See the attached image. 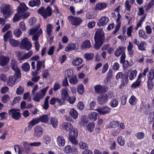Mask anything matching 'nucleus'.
<instances>
[{
    "instance_id": "obj_17",
    "label": "nucleus",
    "mask_w": 154,
    "mask_h": 154,
    "mask_svg": "<svg viewBox=\"0 0 154 154\" xmlns=\"http://www.w3.org/2000/svg\"><path fill=\"white\" fill-rule=\"evenodd\" d=\"M66 140L65 138L62 135H60L57 137L56 143L57 145L60 147L63 146L65 144Z\"/></svg>"
},
{
    "instance_id": "obj_39",
    "label": "nucleus",
    "mask_w": 154,
    "mask_h": 154,
    "mask_svg": "<svg viewBox=\"0 0 154 154\" xmlns=\"http://www.w3.org/2000/svg\"><path fill=\"white\" fill-rule=\"evenodd\" d=\"M48 116L47 115H44L40 116L39 118V121L44 123H47L49 119Z\"/></svg>"
},
{
    "instance_id": "obj_55",
    "label": "nucleus",
    "mask_w": 154,
    "mask_h": 154,
    "mask_svg": "<svg viewBox=\"0 0 154 154\" xmlns=\"http://www.w3.org/2000/svg\"><path fill=\"white\" fill-rule=\"evenodd\" d=\"M39 121V118L34 119L29 123V125H30L33 126L38 123Z\"/></svg>"
},
{
    "instance_id": "obj_18",
    "label": "nucleus",
    "mask_w": 154,
    "mask_h": 154,
    "mask_svg": "<svg viewBox=\"0 0 154 154\" xmlns=\"http://www.w3.org/2000/svg\"><path fill=\"white\" fill-rule=\"evenodd\" d=\"M9 57L4 55L0 56V66H4L6 65L9 61Z\"/></svg>"
},
{
    "instance_id": "obj_2",
    "label": "nucleus",
    "mask_w": 154,
    "mask_h": 154,
    "mask_svg": "<svg viewBox=\"0 0 154 154\" xmlns=\"http://www.w3.org/2000/svg\"><path fill=\"white\" fill-rule=\"evenodd\" d=\"M39 25H38L37 26L30 29L29 34L30 35H33L32 40L35 41V49L38 50L39 48V44L37 40L40 35L42 33V30L40 28Z\"/></svg>"
},
{
    "instance_id": "obj_27",
    "label": "nucleus",
    "mask_w": 154,
    "mask_h": 154,
    "mask_svg": "<svg viewBox=\"0 0 154 154\" xmlns=\"http://www.w3.org/2000/svg\"><path fill=\"white\" fill-rule=\"evenodd\" d=\"M98 114L96 112L90 113L88 116V118L92 121H95L97 119Z\"/></svg>"
},
{
    "instance_id": "obj_16",
    "label": "nucleus",
    "mask_w": 154,
    "mask_h": 154,
    "mask_svg": "<svg viewBox=\"0 0 154 154\" xmlns=\"http://www.w3.org/2000/svg\"><path fill=\"white\" fill-rule=\"evenodd\" d=\"M95 110L97 111L100 114L103 115L109 113L110 111V109L108 106L102 108H98Z\"/></svg>"
},
{
    "instance_id": "obj_60",
    "label": "nucleus",
    "mask_w": 154,
    "mask_h": 154,
    "mask_svg": "<svg viewBox=\"0 0 154 154\" xmlns=\"http://www.w3.org/2000/svg\"><path fill=\"white\" fill-rule=\"evenodd\" d=\"M137 73V71L136 70H134L132 71L131 72L129 76L130 79L131 80L133 79L136 77Z\"/></svg>"
},
{
    "instance_id": "obj_28",
    "label": "nucleus",
    "mask_w": 154,
    "mask_h": 154,
    "mask_svg": "<svg viewBox=\"0 0 154 154\" xmlns=\"http://www.w3.org/2000/svg\"><path fill=\"white\" fill-rule=\"evenodd\" d=\"M74 75L73 70L72 69H67L64 72V75L66 78H70Z\"/></svg>"
},
{
    "instance_id": "obj_20",
    "label": "nucleus",
    "mask_w": 154,
    "mask_h": 154,
    "mask_svg": "<svg viewBox=\"0 0 154 154\" xmlns=\"http://www.w3.org/2000/svg\"><path fill=\"white\" fill-rule=\"evenodd\" d=\"M108 18L105 16L103 17L98 20L97 24L98 26H103L106 24L108 22Z\"/></svg>"
},
{
    "instance_id": "obj_63",
    "label": "nucleus",
    "mask_w": 154,
    "mask_h": 154,
    "mask_svg": "<svg viewBox=\"0 0 154 154\" xmlns=\"http://www.w3.org/2000/svg\"><path fill=\"white\" fill-rule=\"evenodd\" d=\"M112 72L111 70L110 69L109 70L108 72L107 76L106 79V81L107 82H109L111 79L112 76Z\"/></svg>"
},
{
    "instance_id": "obj_24",
    "label": "nucleus",
    "mask_w": 154,
    "mask_h": 154,
    "mask_svg": "<svg viewBox=\"0 0 154 154\" xmlns=\"http://www.w3.org/2000/svg\"><path fill=\"white\" fill-rule=\"evenodd\" d=\"M45 62L44 61H38V62L36 65V72L34 73L32 72L33 75H35L37 74V72L40 70L41 68H45Z\"/></svg>"
},
{
    "instance_id": "obj_56",
    "label": "nucleus",
    "mask_w": 154,
    "mask_h": 154,
    "mask_svg": "<svg viewBox=\"0 0 154 154\" xmlns=\"http://www.w3.org/2000/svg\"><path fill=\"white\" fill-rule=\"evenodd\" d=\"M10 99V98L8 95H5L2 97V101L3 103H6Z\"/></svg>"
},
{
    "instance_id": "obj_32",
    "label": "nucleus",
    "mask_w": 154,
    "mask_h": 154,
    "mask_svg": "<svg viewBox=\"0 0 154 154\" xmlns=\"http://www.w3.org/2000/svg\"><path fill=\"white\" fill-rule=\"evenodd\" d=\"M40 4V0H34L33 1H30L29 2V5L32 7L35 6H39Z\"/></svg>"
},
{
    "instance_id": "obj_12",
    "label": "nucleus",
    "mask_w": 154,
    "mask_h": 154,
    "mask_svg": "<svg viewBox=\"0 0 154 154\" xmlns=\"http://www.w3.org/2000/svg\"><path fill=\"white\" fill-rule=\"evenodd\" d=\"M21 45L22 48L27 50H29L32 47L31 43L26 38H25L22 40Z\"/></svg>"
},
{
    "instance_id": "obj_44",
    "label": "nucleus",
    "mask_w": 154,
    "mask_h": 154,
    "mask_svg": "<svg viewBox=\"0 0 154 154\" xmlns=\"http://www.w3.org/2000/svg\"><path fill=\"white\" fill-rule=\"evenodd\" d=\"M135 136L138 140H141L145 137V134L143 132H138L135 134Z\"/></svg>"
},
{
    "instance_id": "obj_5",
    "label": "nucleus",
    "mask_w": 154,
    "mask_h": 154,
    "mask_svg": "<svg viewBox=\"0 0 154 154\" xmlns=\"http://www.w3.org/2000/svg\"><path fill=\"white\" fill-rule=\"evenodd\" d=\"M38 11L45 19L48 17L50 16L52 14L51 9L49 6L47 7L46 9L43 7H41L38 10Z\"/></svg>"
},
{
    "instance_id": "obj_59",
    "label": "nucleus",
    "mask_w": 154,
    "mask_h": 154,
    "mask_svg": "<svg viewBox=\"0 0 154 154\" xmlns=\"http://www.w3.org/2000/svg\"><path fill=\"white\" fill-rule=\"evenodd\" d=\"M122 78L123 79L122 81V85L124 86L128 82V76L127 75H124Z\"/></svg>"
},
{
    "instance_id": "obj_7",
    "label": "nucleus",
    "mask_w": 154,
    "mask_h": 154,
    "mask_svg": "<svg viewBox=\"0 0 154 154\" xmlns=\"http://www.w3.org/2000/svg\"><path fill=\"white\" fill-rule=\"evenodd\" d=\"M48 88L49 87L48 86L42 89L40 93L37 92L34 94L33 95V100L37 102L39 101L40 100L42 99L44 97Z\"/></svg>"
},
{
    "instance_id": "obj_29",
    "label": "nucleus",
    "mask_w": 154,
    "mask_h": 154,
    "mask_svg": "<svg viewBox=\"0 0 154 154\" xmlns=\"http://www.w3.org/2000/svg\"><path fill=\"white\" fill-rule=\"evenodd\" d=\"M14 150L18 154H24V150L23 147L19 145H17L14 146Z\"/></svg>"
},
{
    "instance_id": "obj_37",
    "label": "nucleus",
    "mask_w": 154,
    "mask_h": 154,
    "mask_svg": "<svg viewBox=\"0 0 154 154\" xmlns=\"http://www.w3.org/2000/svg\"><path fill=\"white\" fill-rule=\"evenodd\" d=\"M9 42L11 45L13 47L17 46L20 44V42L19 41L14 39H10Z\"/></svg>"
},
{
    "instance_id": "obj_35",
    "label": "nucleus",
    "mask_w": 154,
    "mask_h": 154,
    "mask_svg": "<svg viewBox=\"0 0 154 154\" xmlns=\"http://www.w3.org/2000/svg\"><path fill=\"white\" fill-rule=\"evenodd\" d=\"M106 6V4L101 3H97L95 9L97 10H100L105 8Z\"/></svg>"
},
{
    "instance_id": "obj_54",
    "label": "nucleus",
    "mask_w": 154,
    "mask_h": 154,
    "mask_svg": "<svg viewBox=\"0 0 154 154\" xmlns=\"http://www.w3.org/2000/svg\"><path fill=\"white\" fill-rule=\"evenodd\" d=\"M146 45L145 43L144 42H142L141 43L138 45V47L139 49L142 51L145 50V47Z\"/></svg>"
},
{
    "instance_id": "obj_3",
    "label": "nucleus",
    "mask_w": 154,
    "mask_h": 154,
    "mask_svg": "<svg viewBox=\"0 0 154 154\" xmlns=\"http://www.w3.org/2000/svg\"><path fill=\"white\" fill-rule=\"evenodd\" d=\"M95 44L94 48L98 50L103 45L105 38L104 33L102 29H98L94 36Z\"/></svg>"
},
{
    "instance_id": "obj_4",
    "label": "nucleus",
    "mask_w": 154,
    "mask_h": 154,
    "mask_svg": "<svg viewBox=\"0 0 154 154\" xmlns=\"http://www.w3.org/2000/svg\"><path fill=\"white\" fill-rule=\"evenodd\" d=\"M1 12L5 19L9 17L13 13V11L11 7L8 5H3L0 8Z\"/></svg>"
},
{
    "instance_id": "obj_42",
    "label": "nucleus",
    "mask_w": 154,
    "mask_h": 154,
    "mask_svg": "<svg viewBox=\"0 0 154 154\" xmlns=\"http://www.w3.org/2000/svg\"><path fill=\"white\" fill-rule=\"evenodd\" d=\"M49 98L50 97L47 96L45 99V101L43 105V108L45 110L47 109L49 107L48 100Z\"/></svg>"
},
{
    "instance_id": "obj_46",
    "label": "nucleus",
    "mask_w": 154,
    "mask_h": 154,
    "mask_svg": "<svg viewBox=\"0 0 154 154\" xmlns=\"http://www.w3.org/2000/svg\"><path fill=\"white\" fill-rule=\"evenodd\" d=\"M148 81L152 80L154 78V70L153 69L151 70L149 72V74L148 75Z\"/></svg>"
},
{
    "instance_id": "obj_13",
    "label": "nucleus",
    "mask_w": 154,
    "mask_h": 154,
    "mask_svg": "<svg viewBox=\"0 0 154 154\" xmlns=\"http://www.w3.org/2000/svg\"><path fill=\"white\" fill-rule=\"evenodd\" d=\"M32 53V51H30L27 54H23L22 52H19L17 55L18 60L20 61L27 59L31 56Z\"/></svg>"
},
{
    "instance_id": "obj_43",
    "label": "nucleus",
    "mask_w": 154,
    "mask_h": 154,
    "mask_svg": "<svg viewBox=\"0 0 154 154\" xmlns=\"http://www.w3.org/2000/svg\"><path fill=\"white\" fill-rule=\"evenodd\" d=\"M12 36V32L11 31H9L7 32L4 36V39L5 42H6L8 41L9 38L11 37Z\"/></svg>"
},
{
    "instance_id": "obj_33",
    "label": "nucleus",
    "mask_w": 154,
    "mask_h": 154,
    "mask_svg": "<svg viewBox=\"0 0 154 154\" xmlns=\"http://www.w3.org/2000/svg\"><path fill=\"white\" fill-rule=\"evenodd\" d=\"M141 77H142V74L140 73L139 75L138 76L137 79L136 81L134 82L131 85V87L132 88H136V87H139L140 82V81L139 79Z\"/></svg>"
},
{
    "instance_id": "obj_1",
    "label": "nucleus",
    "mask_w": 154,
    "mask_h": 154,
    "mask_svg": "<svg viewBox=\"0 0 154 154\" xmlns=\"http://www.w3.org/2000/svg\"><path fill=\"white\" fill-rule=\"evenodd\" d=\"M60 128L61 129L66 131L72 129L69 133V140L73 144L77 145L78 144V142L77 140V138L78 137V132L76 128H73L72 125L70 123L68 122H64L60 126Z\"/></svg>"
},
{
    "instance_id": "obj_40",
    "label": "nucleus",
    "mask_w": 154,
    "mask_h": 154,
    "mask_svg": "<svg viewBox=\"0 0 154 154\" xmlns=\"http://www.w3.org/2000/svg\"><path fill=\"white\" fill-rule=\"evenodd\" d=\"M53 27L50 24L47 25L46 27L47 33L48 35L49 36L51 35Z\"/></svg>"
},
{
    "instance_id": "obj_62",
    "label": "nucleus",
    "mask_w": 154,
    "mask_h": 154,
    "mask_svg": "<svg viewBox=\"0 0 154 154\" xmlns=\"http://www.w3.org/2000/svg\"><path fill=\"white\" fill-rule=\"evenodd\" d=\"M119 124V122L118 121H112L110 124L109 127L111 128H116Z\"/></svg>"
},
{
    "instance_id": "obj_14",
    "label": "nucleus",
    "mask_w": 154,
    "mask_h": 154,
    "mask_svg": "<svg viewBox=\"0 0 154 154\" xmlns=\"http://www.w3.org/2000/svg\"><path fill=\"white\" fill-rule=\"evenodd\" d=\"M42 143L39 141H36L32 143H28L26 142L23 143V145L25 149L27 150H29V148H26V146H30L31 147H38L42 145Z\"/></svg>"
},
{
    "instance_id": "obj_57",
    "label": "nucleus",
    "mask_w": 154,
    "mask_h": 154,
    "mask_svg": "<svg viewBox=\"0 0 154 154\" xmlns=\"http://www.w3.org/2000/svg\"><path fill=\"white\" fill-rule=\"evenodd\" d=\"M60 83L59 82H56L54 84L53 86V90L56 91L60 88Z\"/></svg>"
},
{
    "instance_id": "obj_11",
    "label": "nucleus",
    "mask_w": 154,
    "mask_h": 154,
    "mask_svg": "<svg viewBox=\"0 0 154 154\" xmlns=\"http://www.w3.org/2000/svg\"><path fill=\"white\" fill-rule=\"evenodd\" d=\"M9 113L13 119L16 120L19 119L21 116L19 110L15 109H12L10 110Z\"/></svg>"
},
{
    "instance_id": "obj_25",
    "label": "nucleus",
    "mask_w": 154,
    "mask_h": 154,
    "mask_svg": "<svg viewBox=\"0 0 154 154\" xmlns=\"http://www.w3.org/2000/svg\"><path fill=\"white\" fill-rule=\"evenodd\" d=\"M49 122L54 128H57L58 125V119L55 117H51L49 119Z\"/></svg>"
},
{
    "instance_id": "obj_9",
    "label": "nucleus",
    "mask_w": 154,
    "mask_h": 154,
    "mask_svg": "<svg viewBox=\"0 0 154 154\" xmlns=\"http://www.w3.org/2000/svg\"><path fill=\"white\" fill-rule=\"evenodd\" d=\"M68 19L71 24L74 26H78L82 22V20L78 17L69 16L68 17Z\"/></svg>"
},
{
    "instance_id": "obj_8",
    "label": "nucleus",
    "mask_w": 154,
    "mask_h": 154,
    "mask_svg": "<svg viewBox=\"0 0 154 154\" xmlns=\"http://www.w3.org/2000/svg\"><path fill=\"white\" fill-rule=\"evenodd\" d=\"M20 73H15L14 76L9 77L8 81L7 84L9 86H12L18 82V79L20 78Z\"/></svg>"
},
{
    "instance_id": "obj_38",
    "label": "nucleus",
    "mask_w": 154,
    "mask_h": 154,
    "mask_svg": "<svg viewBox=\"0 0 154 154\" xmlns=\"http://www.w3.org/2000/svg\"><path fill=\"white\" fill-rule=\"evenodd\" d=\"M42 139L43 142L47 145L49 144L51 141L50 137L47 135H44Z\"/></svg>"
},
{
    "instance_id": "obj_10",
    "label": "nucleus",
    "mask_w": 154,
    "mask_h": 154,
    "mask_svg": "<svg viewBox=\"0 0 154 154\" xmlns=\"http://www.w3.org/2000/svg\"><path fill=\"white\" fill-rule=\"evenodd\" d=\"M33 130V136L35 137H40L43 134V129L40 126H35Z\"/></svg>"
},
{
    "instance_id": "obj_21",
    "label": "nucleus",
    "mask_w": 154,
    "mask_h": 154,
    "mask_svg": "<svg viewBox=\"0 0 154 154\" xmlns=\"http://www.w3.org/2000/svg\"><path fill=\"white\" fill-rule=\"evenodd\" d=\"M28 9V8L26 6L24 3H20V5L17 8V11L19 13H22Z\"/></svg>"
},
{
    "instance_id": "obj_15",
    "label": "nucleus",
    "mask_w": 154,
    "mask_h": 154,
    "mask_svg": "<svg viewBox=\"0 0 154 154\" xmlns=\"http://www.w3.org/2000/svg\"><path fill=\"white\" fill-rule=\"evenodd\" d=\"M60 92L61 99L65 101L69 97V90L67 88H62Z\"/></svg>"
},
{
    "instance_id": "obj_51",
    "label": "nucleus",
    "mask_w": 154,
    "mask_h": 154,
    "mask_svg": "<svg viewBox=\"0 0 154 154\" xmlns=\"http://www.w3.org/2000/svg\"><path fill=\"white\" fill-rule=\"evenodd\" d=\"M77 91L79 94H82L84 91V88L82 84L79 85H78L77 87Z\"/></svg>"
},
{
    "instance_id": "obj_36",
    "label": "nucleus",
    "mask_w": 154,
    "mask_h": 154,
    "mask_svg": "<svg viewBox=\"0 0 154 154\" xmlns=\"http://www.w3.org/2000/svg\"><path fill=\"white\" fill-rule=\"evenodd\" d=\"M79 124L83 126H85L87 125V118L85 115L82 116L80 121L79 122Z\"/></svg>"
},
{
    "instance_id": "obj_45",
    "label": "nucleus",
    "mask_w": 154,
    "mask_h": 154,
    "mask_svg": "<svg viewBox=\"0 0 154 154\" xmlns=\"http://www.w3.org/2000/svg\"><path fill=\"white\" fill-rule=\"evenodd\" d=\"M22 32L19 28L16 29L14 30L13 32L14 35L17 37H19L22 35Z\"/></svg>"
},
{
    "instance_id": "obj_31",
    "label": "nucleus",
    "mask_w": 154,
    "mask_h": 154,
    "mask_svg": "<svg viewBox=\"0 0 154 154\" xmlns=\"http://www.w3.org/2000/svg\"><path fill=\"white\" fill-rule=\"evenodd\" d=\"M69 83L72 85H75L78 82V80L77 79L76 75L75 74L72 77L69 78Z\"/></svg>"
},
{
    "instance_id": "obj_30",
    "label": "nucleus",
    "mask_w": 154,
    "mask_h": 154,
    "mask_svg": "<svg viewBox=\"0 0 154 154\" xmlns=\"http://www.w3.org/2000/svg\"><path fill=\"white\" fill-rule=\"evenodd\" d=\"M69 113L70 115L75 119H76L78 117V112L75 109H71Z\"/></svg>"
},
{
    "instance_id": "obj_61",
    "label": "nucleus",
    "mask_w": 154,
    "mask_h": 154,
    "mask_svg": "<svg viewBox=\"0 0 154 154\" xmlns=\"http://www.w3.org/2000/svg\"><path fill=\"white\" fill-rule=\"evenodd\" d=\"M139 35L144 39H146L147 38V36L145 34V32L142 30H140L139 32Z\"/></svg>"
},
{
    "instance_id": "obj_34",
    "label": "nucleus",
    "mask_w": 154,
    "mask_h": 154,
    "mask_svg": "<svg viewBox=\"0 0 154 154\" xmlns=\"http://www.w3.org/2000/svg\"><path fill=\"white\" fill-rule=\"evenodd\" d=\"M123 53L125 54L124 51V48L123 47H120L118 48L117 50L115 52V54L116 56L118 57L121 54H122Z\"/></svg>"
},
{
    "instance_id": "obj_26",
    "label": "nucleus",
    "mask_w": 154,
    "mask_h": 154,
    "mask_svg": "<svg viewBox=\"0 0 154 154\" xmlns=\"http://www.w3.org/2000/svg\"><path fill=\"white\" fill-rule=\"evenodd\" d=\"M83 62L82 60L79 57H75L72 61V65L75 66L80 65Z\"/></svg>"
},
{
    "instance_id": "obj_41",
    "label": "nucleus",
    "mask_w": 154,
    "mask_h": 154,
    "mask_svg": "<svg viewBox=\"0 0 154 154\" xmlns=\"http://www.w3.org/2000/svg\"><path fill=\"white\" fill-rule=\"evenodd\" d=\"M72 149L70 145H67L64 149L63 152L66 154H69L72 152Z\"/></svg>"
},
{
    "instance_id": "obj_48",
    "label": "nucleus",
    "mask_w": 154,
    "mask_h": 154,
    "mask_svg": "<svg viewBox=\"0 0 154 154\" xmlns=\"http://www.w3.org/2000/svg\"><path fill=\"white\" fill-rule=\"evenodd\" d=\"M118 104V102L117 100L115 99H113L109 103V105L112 107H115Z\"/></svg>"
},
{
    "instance_id": "obj_6",
    "label": "nucleus",
    "mask_w": 154,
    "mask_h": 154,
    "mask_svg": "<svg viewBox=\"0 0 154 154\" xmlns=\"http://www.w3.org/2000/svg\"><path fill=\"white\" fill-rule=\"evenodd\" d=\"M113 97L112 94L110 93L100 94L98 97V102L99 104L103 105L107 102L109 97L112 98Z\"/></svg>"
},
{
    "instance_id": "obj_52",
    "label": "nucleus",
    "mask_w": 154,
    "mask_h": 154,
    "mask_svg": "<svg viewBox=\"0 0 154 154\" xmlns=\"http://www.w3.org/2000/svg\"><path fill=\"white\" fill-rule=\"evenodd\" d=\"M136 99L134 96H132L130 98L129 102L130 104L131 105H135L136 103Z\"/></svg>"
},
{
    "instance_id": "obj_58",
    "label": "nucleus",
    "mask_w": 154,
    "mask_h": 154,
    "mask_svg": "<svg viewBox=\"0 0 154 154\" xmlns=\"http://www.w3.org/2000/svg\"><path fill=\"white\" fill-rule=\"evenodd\" d=\"M94 122H92L88 123L87 126L89 131L90 132H91L93 130L94 128Z\"/></svg>"
},
{
    "instance_id": "obj_47",
    "label": "nucleus",
    "mask_w": 154,
    "mask_h": 154,
    "mask_svg": "<svg viewBox=\"0 0 154 154\" xmlns=\"http://www.w3.org/2000/svg\"><path fill=\"white\" fill-rule=\"evenodd\" d=\"M30 68V66L28 63H25L23 64L22 66V69L24 71L27 72L28 71Z\"/></svg>"
},
{
    "instance_id": "obj_22",
    "label": "nucleus",
    "mask_w": 154,
    "mask_h": 154,
    "mask_svg": "<svg viewBox=\"0 0 154 154\" xmlns=\"http://www.w3.org/2000/svg\"><path fill=\"white\" fill-rule=\"evenodd\" d=\"M11 65L12 69L15 71V73H20V70L17 66V62L15 60H11Z\"/></svg>"
},
{
    "instance_id": "obj_64",
    "label": "nucleus",
    "mask_w": 154,
    "mask_h": 154,
    "mask_svg": "<svg viewBox=\"0 0 154 154\" xmlns=\"http://www.w3.org/2000/svg\"><path fill=\"white\" fill-rule=\"evenodd\" d=\"M19 27L23 31H25L26 29V27L24 23L23 22H21L19 24Z\"/></svg>"
},
{
    "instance_id": "obj_53",
    "label": "nucleus",
    "mask_w": 154,
    "mask_h": 154,
    "mask_svg": "<svg viewBox=\"0 0 154 154\" xmlns=\"http://www.w3.org/2000/svg\"><path fill=\"white\" fill-rule=\"evenodd\" d=\"M118 143L121 146H123L125 144V140L122 138L121 136L119 137L117 139Z\"/></svg>"
},
{
    "instance_id": "obj_49",
    "label": "nucleus",
    "mask_w": 154,
    "mask_h": 154,
    "mask_svg": "<svg viewBox=\"0 0 154 154\" xmlns=\"http://www.w3.org/2000/svg\"><path fill=\"white\" fill-rule=\"evenodd\" d=\"M24 88L23 86H20L17 89L16 92L18 95H21L23 94L24 91Z\"/></svg>"
},
{
    "instance_id": "obj_50",
    "label": "nucleus",
    "mask_w": 154,
    "mask_h": 154,
    "mask_svg": "<svg viewBox=\"0 0 154 154\" xmlns=\"http://www.w3.org/2000/svg\"><path fill=\"white\" fill-rule=\"evenodd\" d=\"M21 13H19L18 12L14 16L13 20L14 22H16L19 20L20 17H21V15L20 14Z\"/></svg>"
},
{
    "instance_id": "obj_19",
    "label": "nucleus",
    "mask_w": 154,
    "mask_h": 154,
    "mask_svg": "<svg viewBox=\"0 0 154 154\" xmlns=\"http://www.w3.org/2000/svg\"><path fill=\"white\" fill-rule=\"evenodd\" d=\"M78 48V46L77 44L69 43L65 48V51L68 52L72 50H77Z\"/></svg>"
},
{
    "instance_id": "obj_23",
    "label": "nucleus",
    "mask_w": 154,
    "mask_h": 154,
    "mask_svg": "<svg viewBox=\"0 0 154 154\" xmlns=\"http://www.w3.org/2000/svg\"><path fill=\"white\" fill-rule=\"evenodd\" d=\"M94 89L96 92L97 93L101 94L105 93L106 91L105 88L100 85H97L94 87Z\"/></svg>"
}]
</instances>
